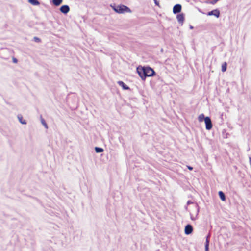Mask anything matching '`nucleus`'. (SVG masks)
<instances>
[{
  "label": "nucleus",
  "instance_id": "39448f33",
  "mask_svg": "<svg viewBox=\"0 0 251 251\" xmlns=\"http://www.w3.org/2000/svg\"><path fill=\"white\" fill-rule=\"evenodd\" d=\"M192 231H193L192 226L190 224L187 225L185 227V229H184L185 234L186 235H189L190 234H191L192 232Z\"/></svg>",
  "mask_w": 251,
  "mask_h": 251
},
{
  "label": "nucleus",
  "instance_id": "cd10ccee",
  "mask_svg": "<svg viewBox=\"0 0 251 251\" xmlns=\"http://www.w3.org/2000/svg\"><path fill=\"white\" fill-rule=\"evenodd\" d=\"M190 28L191 29H193V26H190Z\"/></svg>",
  "mask_w": 251,
  "mask_h": 251
},
{
  "label": "nucleus",
  "instance_id": "4be33fe9",
  "mask_svg": "<svg viewBox=\"0 0 251 251\" xmlns=\"http://www.w3.org/2000/svg\"><path fill=\"white\" fill-rule=\"evenodd\" d=\"M154 3L156 5L158 6L159 5V2L157 1V0H153Z\"/></svg>",
  "mask_w": 251,
  "mask_h": 251
},
{
  "label": "nucleus",
  "instance_id": "ddd939ff",
  "mask_svg": "<svg viewBox=\"0 0 251 251\" xmlns=\"http://www.w3.org/2000/svg\"><path fill=\"white\" fill-rule=\"evenodd\" d=\"M63 0H52V3L55 6H58L62 3Z\"/></svg>",
  "mask_w": 251,
  "mask_h": 251
},
{
  "label": "nucleus",
  "instance_id": "bb28decb",
  "mask_svg": "<svg viewBox=\"0 0 251 251\" xmlns=\"http://www.w3.org/2000/svg\"><path fill=\"white\" fill-rule=\"evenodd\" d=\"M210 237V235L208 234L207 236H206V238H207V239H208V238H209Z\"/></svg>",
  "mask_w": 251,
  "mask_h": 251
},
{
  "label": "nucleus",
  "instance_id": "393cba45",
  "mask_svg": "<svg viewBox=\"0 0 251 251\" xmlns=\"http://www.w3.org/2000/svg\"><path fill=\"white\" fill-rule=\"evenodd\" d=\"M205 251H209V247H205Z\"/></svg>",
  "mask_w": 251,
  "mask_h": 251
},
{
  "label": "nucleus",
  "instance_id": "f257e3e1",
  "mask_svg": "<svg viewBox=\"0 0 251 251\" xmlns=\"http://www.w3.org/2000/svg\"><path fill=\"white\" fill-rule=\"evenodd\" d=\"M137 72L142 80H145L147 77H151L155 75L154 71L150 67H137Z\"/></svg>",
  "mask_w": 251,
  "mask_h": 251
},
{
  "label": "nucleus",
  "instance_id": "b1692460",
  "mask_svg": "<svg viewBox=\"0 0 251 251\" xmlns=\"http://www.w3.org/2000/svg\"><path fill=\"white\" fill-rule=\"evenodd\" d=\"M187 168H188L189 170H193V167H191V166H187Z\"/></svg>",
  "mask_w": 251,
  "mask_h": 251
},
{
  "label": "nucleus",
  "instance_id": "0eeeda50",
  "mask_svg": "<svg viewBox=\"0 0 251 251\" xmlns=\"http://www.w3.org/2000/svg\"><path fill=\"white\" fill-rule=\"evenodd\" d=\"M181 5L179 4H176L173 9V12L174 14L178 13L181 11Z\"/></svg>",
  "mask_w": 251,
  "mask_h": 251
},
{
  "label": "nucleus",
  "instance_id": "aec40b11",
  "mask_svg": "<svg viewBox=\"0 0 251 251\" xmlns=\"http://www.w3.org/2000/svg\"><path fill=\"white\" fill-rule=\"evenodd\" d=\"M34 40L36 42H40V38H39L38 37H34Z\"/></svg>",
  "mask_w": 251,
  "mask_h": 251
},
{
  "label": "nucleus",
  "instance_id": "6e6552de",
  "mask_svg": "<svg viewBox=\"0 0 251 251\" xmlns=\"http://www.w3.org/2000/svg\"><path fill=\"white\" fill-rule=\"evenodd\" d=\"M177 20L178 22L181 24V25L183 24L184 20V16L183 14H179L176 16Z\"/></svg>",
  "mask_w": 251,
  "mask_h": 251
},
{
  "label": "nucleus",
  "instance_id": "4468645a",
  "mask_svg": "<svg viewBox=\"0 0 251 251\" xmlns=\"http://www.w3.org/2000/svg\"><path fill=\"white\" fill-rule=\"evenodd\" d=\"M219 196L220 198V199L223 201H224L225 200V196L224 193L222 191L219 192Z\"/></svg>",
  "mask_w": 251,
  "mask_h": 251
},
{
  "label": "nucleus",
  "instance_id": "2eb2a0df",
  "mask_svg": "<svg viewBox=\"0 0 251 251\" xmlns=\"http://www.w3.org/2000/svg\"><path fill=\"white\" fill-rule=\"evenodd\" d=\"M95 150L97 153H100L103 151V149L100 147H95Z\"/></svg>",
  "mask_w": 251,
  "mask_h": 251
},
{
  "label": "nucleus",
  "instance_id": "a211bd4d",
  "mask_svg": "<svg viewBox=\"0 0 251 251\" xmlns=\"http://www.w3.org/2000/svg\"><path fill=\"white\" fill-rule=\"evenodd\" d=\"M226 62H225L224 64H222V72H225L226 71Z\"/></svg>",
  "mask_w": 251,
  "mask_h": 251
},
{
  "label": "nucleus",
  "instance_id": "dca6fc26",
  "mask_svg": "<svg viewBox=\"0 0 251 251\" xmlns=\"http://www.w3.org/2000/svg\"><path fill=\"white\" fill-rule=\"evenodd\" d=\"M205 118L203 114H201L198 117V120L199 122H202Z\"/></svg>",
  "mask_w": 251,
  "mask_h": 251
},
{
  "label": "nucleus",
  "instance_id": "20e7f679",
  "mask_svg": "<svg viewBox=\"0 0 251 251\" xmlns=\"http://www.w3.org/2000/svg\"><path fill=\"white\" fill-rule=\"evenodd\" d=\"M220 11L217 9L213 10L207 13L208 16L213 15L215 16L216 18H219L220 16Z\"/></svg>",
  "mask_w": 251,
  "mask_h": 251
},
{
  "label": "nucleus",
  "instance_id": "a878e982",
  "mask_svg": "<svg viewBox=\"0 0 251 251\" xmlns=\"http://www.w3.org/2000/svg\"><path fill=\"white\" fill-rule=\"evenodd\" d=\"M192 202L190 201H187V204H189L190 203H192Z\"/></svg>",
  "mask_w": 251,
  "mask_h": 251
},
{
  "label": "nucleus",
  "instance_id": "9d476101",
  "mask_svg": "<svg viewBox=\"0 0 251 251\" xmlns=\"http://www.w3.org/2000/svg\"><path fill=\"white\" fill-rule=\"evenodd\" d=\"M117 83L124 90H128L129 89V87L122 81H119Z\"/></svg>",
  "mask_w": 251,
  "mask_h": 251
},
{
  "label": "nucleus",
  "instance_id": "412c9836",
  "mask_svg": "<svg viewBox=\"0 0 251 251\" xmlns=\"http://www.w3.org/2000/svg\"><path fill=\"white\" fill-rule=\"evenodd\" d=\"M219 1V0H213L211 2V3L212 4H215L216 3H217L218 1Z\"/></svg>",
  "mask_w": 251,
  "mask_h": 251
},
{
  "label": "nucleus",
  "instance_id": "7ed1b4c3",
  "mask_svg": "<svg viewBox=\"0 0 251 251\" xmlns=\"http://www.w3.org/2000/svg\"><path fill=\"white\" fill-rule=\"evenodd\" d=\"M204 122L205 124L206 129L208 130H210L212 127V124L210 117H206L204 118Z\"/></svg>",
  "mask_w": 251,
  "mask_h": 251
},
{
  "label": "nucleus",
  "instance_id": "f8f14e48",
  "mask_svg": "<svg viewBox=\"0 0 251 251\" xmlns=\"http://www.w3.org/2000/svg\"><path fill=\"white\" fill-rule=\"evenodd\" d=\"M30 3L33 5L36 6L40 4L39 2L37 0H28Z\"/></svg>",
  "mask_w": 251,
  "mask_h": 251
},
{
  "label": "nucleus",
  "instance_id": "f3484780",
  "mask_svg": "<svg viewBox=\"0 0 251 251\" xmlns=\"http://www.w3.org/2000/svg\"><path fill=\"white\" fill-rule=\"evenodd\" d=\"M41 122L42 124L44 126L46 129H47L48 128V125H47V123H46L45 121L44 120V119H43L42 118H41Z\"/></svg>",
  "mask_w": 251,
  "mask_h": 251
},
{
  "label": "nucleus",
  "instance_id": "1a4fd4ad",
  "mask_svg": "<svg viewBox=\"0 0 251 251\" xmlns=\"http://www.w3.org/2000/svg\"><path fill=\"white\" fill-rule=\"evenodd\" d=\"M196 212L195 215L194 216V215H193L192 214H190V218L192 220H193V221L196 220L197 219V215L199 212V206L197 205H196Z\"/></svg>",
  "mask_w": 251,
  "mask_h": 251
},
{
  "label": "nucleus",
  "instance_id": "6ab92c4d",
  "mask_svg": "<svg viewBox=\"0 0 251 251\" xmlns=\"http://www.w3.org/2000/svg\"><path fill=\"white\" fill-rule=\"evenodd\" d=\"M209 241L207 238H206V241L205 243V247H209Z\"/></svg>",
  "mask_w": 251,
  "mask_h": 251
},
{
  "label": "nucleus",
  "instance_id": "9b49d317",
  "mask_svg": "<svg viewBox=\"0 0 251 251\" xmlns=\"http://www.w3.org/2000/svg\"><path fill=\"white\" fill-rule=\"evenodd\" d=\"M17 117L20 123L23 125H25L26 124V121L23 119V117L21 115H18Z\"/></svg>",
  "mask_w": 251,
  "mask_h": 251
},
{
  "label": "nucleus",
  "instance_id": "f03ea898",
  "mask_svg": "<svg viewBox=\"0 0 251 251\" xmlns=\"http://www.w3.org/2000/svg\"><path fill=\"white\" fill-rule=\"evenodd\" d=\"M112 9L117 13L123 14L125 12L130 13L131 10L127 6L124 5H111Z\"/></svg>",
  "mask_w": 251,
  "mask_h": 251
},
{
  "label": "nucleus",
  "instance_id": "5701e85b",
  "mask_svg": "<svg viewBox=\"0 0 251 251\" xmlns=\"http://www.w3.org/2000/svg\"><path fill=\"white\" fill-rule=\"evenodd\" d=\"M12 60H13V62L15 63H16L18 61L17 59L15 58H13Z\"/></svg>",
  "mask_w": 251,
  "mask_h": 251
},
{
  "label": "nucleus",
  "instance_id": "423d86ee",
  "mask_svg": "<svg viewBox=\"0 0 251 251\" xmlns=\"http://www.w3.org/2000/svg\"><path fill=\"white\" fill-rule=\"evenodd\" d=\"M60 10L62 13L67 14L70 10V7L67 5H64L60 7Z\"/></svg>",
  "mask_w": 251,
  "mask_h": 251
}]
</instances>
